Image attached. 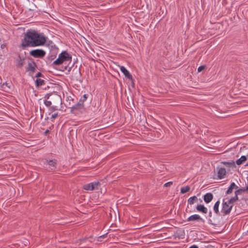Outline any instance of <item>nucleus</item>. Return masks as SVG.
<instances>
[{"label":"nucleus","instance_id":"1","mask_svg":"<svg viewBox=\"0 0 248 248\" xmlns=\"http://www.w3.org/2000/svg\"><path fill=\"white\" fill-rule=\"evenodd\" d=\"M46 42V38L35 31H28L22 41V47L42 46Z\"/></svg>","mask_w":248,"mask_h":248},{"label":"nucleus","instance_id":"2","mask_svg":"<svg viewBox=\"0 0 248 248\" xmlns=\"http://www.w3.org/2000/svg\"><path fill=\"white\" fill-rule=\"evenodd\" d=\"M45 104L48 107H50L51 111L58 110L62 104V98L60 95L56 93H52L48 95L45 101Z\"/></svg>","mask_w":248,"mask_h":248},{"label":"nucleus","instance_id":"3","mask_svg":"<svg viewBox=\"0 0 248 248\" xmlns=\"http://www.w3.org/2000/svg\"><path fill=\"white\" fill-rule=\"evenodd\" d=\"M72 57L66 51H62L59 55L58 58L53 62L55 65H60L63 62H70Z\"/></svg>","mask_w":248,"mask_h":248},{"label":"nucleus","instance_id":"4","mask_svg":"<svg viewBox=\"0 0 248 248\" xmlns=\"http://www.w3.org/2000/svg\"><path fill=\"white\" fill-rule=\"evenodd\" d=\"M99 183L98 182H95L84 185L83 188L86 190H93L98 189Z\"/></svg>","mask_w":248,"mask_h":248},{"label":"nucleus","instance_id":"5","mask_svg":"<svg viewBox=\"0 0 248 248\" xmlns=\"http://www.w3.org/2000/svg\"><path fill=\"white\" fill-rule=\"evenodd\" d=\"M232 206V205H230L227 202H223L221 209V212L223 213V215L224 216L229 214L231 212Z\"/></svg>","mask_w":248,"mask_h":248},{"label":"nucleus","instance_id":"6","mask_svg":"<svg viewBox=\"0 0 248 248\" xmlns=\"http://www.w3.org/2000/svg\"><path fill=\"white\" fill-rule=\"evenodd\" d=\"M30 54L35 58H42L45 55L46 52L42 49H35L31 51Z\"/></svg>","mask_w":248,"mask_h":248},{"label":"nucleus","instance_id":"7","mask_svg":"<svg viewBox=\"0 0 248 248\" xmlns=\"http://www.w3.org/2000/svg\"><path fill=\"white\" fill-rule=\"evenodd\" d=\"M87 98V95L84 94L83 96V97L79 100V102L73 107V108L80 109L83 108V103L86 100Z\"/></svg>","mask_w":248,"mask_h":248},{"label":"nucleus","instance_id":"8","mask_svg":"<svg viewBox=\"0 0 248 248\" xmlns=\"http://www.w3.org/2000/svg\"><path fill=\"white\" fill-rule=\"evenodd\" d=\"M120 70L124 74L125 77L131 80H133L132 75L130 74L129 72L123 66H120Z\"/></svg>","mask_w":248,"mask_h":248},{"label":"nucleus","instance_id":"9","mask_svg":"<svg viewBox=\"0 0 248 248\" xmlns=\"http://www.w3.org/2000/svg\"><path fill=\"white\" fill-rule=\"evenodd\" d=\"M199 220L203 221L202 218L199 215L197 214L192 215L187 219V221H188Z\"/></svg>","mask_w":248,"mask_h":248},{"label":"nucleus","instance_id":"10","mask_svg":"<svg viewBox=\"0 0 248 248\" xmlns=\"http://www.w3.org/2000/svg\"><path fill=\"white\" fill-rule=\"evenodd\" d=\"M226 174V169L224 168H220L217 171V176L219 179H222Z\"/></svg>","mask_w":248,"mask_h":248},{"label":"nucleus","instance_id":"11","mask_svg":"<svg viewBox=\"0 0 248 248\" xmlns=\"http://www.w3.org/2000/svg\"><path fill=\"white\" fill-rule=\"evenodd\" d=\"M196 209L198 211L202 212L204 214H206L208 212V210L203 205L198 204L196 206Z\"/></svg>","mask_w":248,"mask_h":248},{"label":"nucleus","instance_id":"12","mask_svg":"<svg viewBox=\"0 0 248 248\" xmlns=\"http://www.w3.org/2000/svg\"><path fill=\"white\" fill-rule=\"evenodd\" d=\"M213 196L211 193H208L204 196V201L206 203L210 202L213 199Z\"/></svg>","mask_w":248,"mask_h":248},{"label":"nucleus","instance_id":"13","mask_svg":"<svg viewBox=\"0 0 248 248\" xmlns=\"http://www.w3.org/2000/svg\"><path fill=\"white\" fill-rule=\"evenodd\" d=\"M238 187L234 183H232L228 190L226 191L227 194H230L232 192L233 189H237Z\"/></svg>","mask_w":248,"mask_h":248},{"label":"nucleus","instance_id":"14","mask_svg":"<svg viewBox=\"0 0 248 248\" xmlns=\"http://www.w3.org/2000/svg\"><path fill=\"white\" fill-rule=\"evenodd\" d=\"M198 200V198L196 196H194L188 199L187 202L189 204L192 205L197 202Z\"/></svg>","mask_w":248,"mask_h":248},{"label":"nucleus","instance_id":"15","mask_svg":"<svg viewBox=\"0 0 248 248\" xmlns=\"http://www.w3.org/2000/svg\"><path fill=\"white\" fill-rule=\"evenodd\" d=\"M36 65L34 62H29L28 63V70L31 72H34Z\"/></svg>","mask_w":248,"mask_h":248},{"label":"nucleus","instance_id":"16","mask_svg":"<svg viewBox=\"0 0 248 248\" xmlns=\"http://www.w3.org/2000/svg\"><path fill=\"white\" fill-rule=\"evenodd\" d=\"M247 159V158L246 156H242L239 159H237L236 161V163L238 165H241L244 162H245Z\"/></svg>","mask_w":248,"mask_h":248},{"label":"nucleus","instance_id":"17","mask_svg":"<svg viewBox=\"0 0 248 248\" xmlns=\"http://www.w3.org/2000/svg\"><path fill=\"white\" fill-rule=\"evenodd\" d=\"M24 64V59L21 58L20 57H18L17 60V66L21 68Z\"/></svg>","mask_w":248,"mask_h":248},{"label":"nucleus","instance_id":"18","mask_svg":"<svg viewBox=\"0 0 248 248\" xmlns=\"http://www.w3.org/2000/svg\"><path fill=\"white\" fill-rule=\"evenodd\" d=\"M219 204H220V202L219 201H217L214 206V212L217 214V215H219V209H218V207H219Z\"/></svg>","mask_w":248,"mask_h":248},{"label":"nucleus","instance_id":"19","mask_svg":"<svg viewBox=\"0 0 248 248\" xmlns=\"http://www.w3.org/2000/svg\"><path fill=\"white\" fill-rule=\"evenodd\" d=\"M222 163L224 164L227 167H235V163L233 161L232 162H222Z\"/></svg>","mask_w":248,"mask_h":248},{"label":"nucleus","instance_id":"20","mask_svg":"<svg viewBox=\"0 0 248 248\" xmlns=\"http://www.w3.org/2000/svg\"><path fill=\"white\" fill-rule=\"evenodd\" d=\"M44 83L45 81L41 78H37L36 80V85L38 87L42 86V85L44 84Z\"/></svg>","mask_w":248,"mask_h":248},{"label":"nucleus","instance_id":"21","mask_svg":"<svg viewBox=\"0 0 248 248\" xmlns=\"http://www.w3.org/2000/svg\"><path fill=\"white\" fill-rule=\"evenodd\" d=\"M190 187L189 186H186L183 187L181 188V193L182 194L186 193L190 190Z\"/></svg>","mask_w":248,"mask_h":248},{"label":"nucleus","instance_id":"22","mask_svg":"<svg viewBox=\"0 0 248 248\" xmlns=\"http://www.w3.org/2000/svg\"><path fill=\"white\" fill-rule=\"evenodd\" d=\"M48 165L51 167V170H53L55 169V165L56 164V163L55 161H53V160H49L48 162Z\"/></svg>","mask_w":248,"mask_h":248},{"label":"nucleus","instance_id":"23","mask_svg":"<svg viewBox=\"0 0 248 248\" xmlns=\"http://www.w3.org/2000/svg\"><path fill=\"white\" fill-rule=\"evenodd\" d=\"M237 200H238V197L235 195V196L234 197H232V198H231L230 200H229L228 202L229 204H231V203H232L234 202H235Z\"/></svg>","mask_w":248,"mask_h":248},{"label":"nucleus","instance_id":"24","mask_svg":"<svg viewBox=\"0 0 248 248\" xmlns=\"http://www.w3.org/2000/svg\"><path fill=\"white\" fill-rule=\"evenodd\" d=\"M245 189H239L235 191V194L237 196L238 195L241 194L242 192H244Z\"/></svg>","mask_w":248,"mask_h":248},{"label":"nucleus","instance_id":"25","mask_svg":"<svg viewBox=\"0 0 248 248\" xmlns=\"http://www.w3.org/2000/svg\"><path fill=\"white\" fill-rule=\"evenodd\" d=\"M205 68V66H204V65L200 66L198 68V71L199 72H200L202 71V70H203Z\"/></svg>","mask_w":248,"mask_h":248},{"label":"nucleus","instance_id":"26","mask_svg":"<svg viewBox=\"0 0 248 248\" xmlns=\"http://www.w3.org/2000/svg\"><path fill=\"white\" fill-rule=\"evenodd\" d=\"M172 185V182H169L167 183H166L165 185H164V186L165 187H168V186H171Z\"/></svg>","mask_w":248,"mask_h":248},{"label":"nucleus","instance_id":"27","mask_svg":"<svg viewBox=\"0 0 248 248\" xmlns=\"http://www.w3.org/2000/svg\"><path fill=\"white\" fill-rule=\"evenodd\" d=\"M57 116H58V113H55L51 115V118L54 119L56 118L57 117Z\"/></svg>","mask_w":248,"mask_h":248},{"label":"nucleus","instance_id":"28","mask_svg":"<svg viewBox=\"0 0 248 248\" xmlns=\"http://www.w3.org/2000/svg\"><path fill=\"white\" fill-rule=\"evenodd\" d=\"M41 76V73L40 72L38 73L36 75V77L38 78Z\"/></svg>","mask_w":248,"mask_h":248},{"label":"nucleus","instance_id":"29","mask_svg":"<svg viewBox=\"0 0 248 248\" xmlns=\"http://www.w3.org/2000/svg\"><path fill=\"white\" fill-rule=\"evenodd\" d=\"M189 248H199L196 245H193L189 247Z\"/></svg>","mask_w":248,"mask_h":248},{"label":"nucleus","instance_id":"30","mask_svg":"<svg viewBox=\"0 0 248 248\" xmlns=\"http://www.w3.org/2000/svg\"><path fill=\"white\" fill-rule=\"evenodd\" d=\"M209 217H212V212L210 211L209 213Z\"/></svg>","mask_w":248,"mask_h":248},{"label":"nucleus","instance_id":"31","mask_svg":"<svg viewBox=\"0 0 248 248\" xmlns=\"http://www.w3.org/2000/svg\"><path fill=\"white\" fill-rule=\"evenodd\" d=\"M106 234H104V235H102V236H100L99 238H104V237H105V236L106 235Z\"/></svg>","mask_w":248,"mask_h":248},{"label":"nucleus","instance_id":"32","mask_svg":"<svg viewBox=\"0 0 248 248\" xmlns=\"http://www.w3.org/2000/svg\"><path fill=\"white\" fill-rule=\"evenodd\" d=\"M246 190H248V186L246 187Z\"/></svg>","mask_w":248,"mask_h":248},{"label":"nucleus","instance_id":"33","mask_svg":"<svg viewBox=\"0 0 248 248\" xmlns=\"http://www.w3.org/2000/svg\"><path fill=\"white\" fill-rule=\"evenodd\" d=\"M46 133L48 132V130L46 131Z\"/></svg>","mask_w":248,"mask_h":248}]
</instances>
